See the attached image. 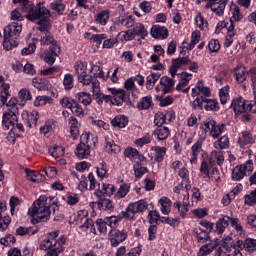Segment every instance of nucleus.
<instances>
[{"label": "nucleus", "instance_id": "8", "mask_svg": "<svg viewBox=\"0 0 256 256\" xmlns=\"http://www.w3.org/2000/svg\"><path fill=\"white\" fill-rule=\"evenodd\" d=\"M17 122V114L14 112H3L2 115V127L4 129V131H9V128H11L10 130V135L13 133L14 129H15V123Z\"/></svg>", "mask_w": 256, "mask_h": 256}, {"label": "nucleus", "instance_id": "13", "mask_svg": "<svg viewBox=\"0 0 256 256\" xmlns=\"http://www.w3.org/2000/svg\"><path fill=\"white\" fill-rule=\"evenodd\" d=\"M59 53H61V47H59L58 44H53V46H50V51L46 52L44 56L45 63L48 65H53L59 56Z\"/></svg>", "mask_w": 256, "mask_h": 256}, {"label": "nucleus", "instance_id": "11", "mask_svg": "<svg viewBox=\"0 0 256 256\" xmlns=\"http://www.w3.org/2000/svg\"><path fill=\"white\" fill-rule=\"evenodd\" d=\"M189 63H191V58H189V56L174 59L170 67L171 77H175V75H177V70L185 65H189Z\"/></svg>", "mask_w": 256, "mask_h": 256}, {"label": "nucleus", "instance_id": "4", "mask_svg": "<svg viewBox=\"0 0 256 256\" xmlns=\"http://www.w3.org/2000/svg\"><path fill=\"white\" fill-rule=\"evenodd\" d=\"M148 207L149 203L146 200H139L128 205L126 211L122 212L123 217L126 219H133L135 217V213H143V211H147Z\"/></svg>", "mask_w": 256, "mask_h": 256}, {"label": "nucleus", "instance_id": "44", "mask_svg": "<svg viewBox=\"0 0 256 256\" xmlns=\"http://www.w3.org/2000/svg\"><path fill=\"white\" fill-rule=\"evenodd\" d=\"M37 233V229L33 227H23L20 226L16 229V235H35Z\"/></svg>", "mask_w": 256, "mask_h": 256}, {"label": "nucleus", "instance_id": "61", "mask_svg": "<svg viewBox=\"0 0 256 256\" xmlns=\"http://www.w3.org/2000/svg\"><path fill=\"white\" fill-rule=\"evenodd\" d=\"M18 99L22 101H31V92L29 90L22 88L18 93Z\"/></svg>", "mask_w": 256, "mask_h": 256}, {"label": "nucleus", "instance_id": "22", "mask_svg": "<svg viewBox=\"0 0 256 256\" xmlns=\"http://www.w3.org/2000/svg\"><path fill=\"white\" fill-rule=\"evenodd\" d=\"M160 85H163V93H171L173 87H175V80L169 76H163L160 78Z\"/></svg>", "mask_w": 256, "mask_h": 256}, {"label": "nucleus", "instance_id": "24", "mask_svg": "<svg viewBox=\"0 0 256 256\" xmlns=\"http://www.w3.org/2000/svg\"><path fill=\"white\" fill-rule=\"evenodd\" d=\"M110 13L111 12L109 10H104V11L98 12L94 17L96 23H98V25H102V26L107 25V21H109Z\"/></svg>", "mask_w": 256, "mask_h": 256}, {"label": "nucleus", "instance_id": "35", "mask_svg": "<svg viewBox=\"0 0 256 256\" xmlns=\"http://www.w3.org/2000/svg\"><path fill=\"white\" fill-rule=\"evenodd\" d=\"M16 38H11L9 36H4L3 47L5 51H11V49H15L18 43L15 41Z\"/></svg>", "mask_w": 256, "mask_h": 256}, {"label": "nucleus", "instance_id": "63", "mask_svg": "<svg viewBox=\"0 0 256 256\" xmlns=\"http://www.w3.org/2000/svg\"><path fill=\"white\" fill-rule=\"evenodd\" d=\"M208 49L211 51V53H217L219 49H221V44L219 43V40H211L208 44Z\"/></svg>", "mask_w": 256, "mask_h": 256}, {"label": "nucleus", "instance_id": "2", "mask_svg": "<svg viewBox=\"0 0 256 256\" xmlns=\"http://www.w3.org/2000/svg\"><path fill=\"white\" fill-rule=\"evenodd\" d=\"M24 11L28 14H26V19L28 21H38V30L41 31L42 35H45V33H49V27L51 23L49 22V17H51V12L41 6V2L36 4V6H25Z\"/></svg>", "mask_w": 256, "mask_h": 256}, {"label": "nucleus", "instance_id": "33", "mask_svg": "<svg viewBox=\"0 0 256 256\" xmlns=\"http://www.w3.org/2000/svg\"><path fill=\"white\" fill-rule=\"evenodd\" d=\"M229 219H231V217L229 216H224L223 218H221L217 223H216V230L221 234L225 232V229H227V227H229Z\"/></svg>", "mask_w": 256, "mask_h": 256}, {"label": "nucleus", "instance_id": "48", "mask_svg": "<svg viewBox=\"0 0 256 256\" xmlns=\"http://www.w3.org/2000/svg\"><path fill=\"white\" fill-rule=\"evenodd\" d=\"M151 105H153V99L151 98V96H145L142 98V100L138 104V108L145 110V109H149Z\"/></svg>", "mask_w": 256, "mask_h": 256}, {"label": "nucleus", "instance_id": "42", "mask_svg": "<svg viewBox=\"0 0 256 256\" xmlns=\"http://www.w3.org/2000/svg\"><path fill=\"white\" fill-rule=\"evenodd\" d=\"M229 147V137L222 136L219 140L214 142L215 149H227Z\"/></svg>", "mask_w": 256, "mask_h": 256}, {"label": "nucleus", "instance_id": "28", "mask_svg": "<svg viewBox=\"0 0 256 256\" xmlns=\"http://www.w3.org/2000/svg\"><path fill=\"white\" fill-rule=\"evenodd\" d=\"M79 225H80V229H82V231H87L89 229V227H91V233H94V235H97V230L95 229V226H93V219L85 216V219Z\"/></svg>", "mask_w": 256, "mask_h": 256}, {"label": "nucleus", "instance_id": "5", "mask_svg": "<svg viewBox=\"0 0 256 256\" xmlns=\"http://www.w3.org/2000/svg\"><path fill=\"white\" fill-rule=\"evenodd\" d=\"M251 173H253V160H248L232 170V181H241L245 175H251Z\"/></svg>", "mask_w": 256, "mask_h": 256}, {"label": "nucleus", "instance_id": "26", "mask_svg": "<svg viewBox=\"0 0 256 256\" xmlns=\"http://www.w3.org/2000/svg\"><path fill=\"white\" fill-rule=\"evenodd\" d=\"M40 43L41 45H50V47L57 45L55 38H53V35H51V32H45V34H41Z\"/></svg>", "mask_w": 256, "mask_h": 256}, {"label": "nucleus", "instance_id": "16", "mask_svg": "<svg viewBox=\"0 0 256 256\" xmlns=\"http://www.w3.org/2000/svg\"><path fill=\"white\" fill-rule=\"evenodd\" d=\"M150 33L154 39H167L169 37V30L165 26L154 25Z\"/></svg>", "mask_w": 256, "mask_h": 256}, {"label": "nucleus", "instance_id": "1", "mask_svg": "<svg viewBox=\"0 0 256 256\" xmlns=\"http://www.w3.org/2000/svg\"><path fill=\"white\" fill-rule=\"evenodd\" d=\"M51 209L54 214L59 211L57 197L42 195L33 203V207L29 209V214L33 219H36L37 223H41V221H49Z\"/></svg>", "mask_w": 256, "mask_h": 256}, {"label": "nucleus", "instance_id": "50", "mask_svg": "<svg viewBox=\"0 0 256 256\" xmlns=\"http://www.w3.org/2000/svg\"><path fill=\"white\" fill-rule=\"evenodd\" d=\"M37 121H39V113L37 111H33L28 115L27 123L29 127H36Z\"/></svg>", "mask_w": 256, "mask_h": 256}, {"label": "nucleus", "instance_id": "41", "mask_svg": "<svg viewBox=\"0 0 256 256\" xmlns=\"http://www.w3.org/2000/svg\"><path fill=\"white\" fill-rule=\"evenodd\" d=\"M123 212L121 216H110V217H105L104 219L106 220V223L108 227H111L112 229H115L117 227V223H119L120 220L123 219Z\"/></svg>", "mask_w": 256, "mask_h": 256}, {"label": "nucleus", "instance_id": "52", "mask_svg": "<svg viewBox=\"0 0 256 256\" xmlns=\"http://www.w3.org/2000/svg\"><path fill=\"white\" fill-rule=\"evenodd\" d=\"M71 112L76 115V117H83L85 115V110L77 102L73 103V106L70 108Z\"/></svg>", "mask_w": 256, "mask_h": 256}, {"label": "nucleus", "instance_id": "25", "mask_svg": "<svg viewBox=\"0 0 256 256\" xmlns=\"http://www.w3.org/2000/svg\"><path fill=\"white\" fill-rule=\"evenodd\" d=\"M161 79V74L159 72H153L146 77V89L151 90L155 87V83Z\"/></svg>", "mask_w": 256, "mask_h": 256}, {"label": "nucleus", "instance_id": "49", "mask_svg": "<svg viewBox=\"0 0 256 256\" xmlns=\"http://www.w3.org/2000/svg\"><path fill=\"white\" fill-rule=\"evenodd\" d=\"M220 103L225 105L229 101V86L223 87L219 92Z\"/></svg>", "mask_w": 256, "mask_h": 256}, {"label": "nucleus", "instance_id": "54", "mask_svg": "<svg viewBox=\"0 0 256 256\" xmlns=\"http://www.w3.org/2000/svg\"><path fill=\"white\" fill-rule=\"evenodd\" d=\"M199 39H201V35L199 34V32L197 31L192 32L191 42L187 49L191 51V49H193L197 45V43H199Z\"/></svg>", "mask_w": 256, "mask_h": 256}, {"label": "nucleus", "instance_id": "51", "mask_svg": "<svg viewBox=\"0 0 256 256\" xmlns=\"http://www.w3.org/2000/svg\"><path fill=\"white\" fill-rule=\"evenodd\" d=\"M50 8L53 11H56V13H58V15H63V13H65V5L61 2H52L50 4Z\"/></svg>", "mask_w": 256, "mask_h": 256}, {"label": "nucleus", "instance_id": "20", "mask_svg": "<svg viewBox=\"0 0 256 256\" xmlns=\"http://www.w3.org/2000/svg\"><path fill=\"white\" fill-rule=\"evenodd\" d=\"M87 215H89L87 210H79L77 213H74L70 216V223L73 225H81Z\"/></svg>", "mask_w": 256, "mask_h": 256}, {"label": "nucleus", "instance_id": "37", "mask_svg": "<svg viewBox=\"0 0 256 256\" xmlns=\"http://www.w3.org/2000/svg\"><path fill=\"white\" fill-rule=\"evenodd\" d=\"M198 243H207L211 239L208 232L205 230L197 229L195 231Z\"/></svg>", "mask_w": 256, "mask_h": 256}, {"label": "nucleus", "instance_id": "38", "mask_svg": "<svg viewBox=\"0 0 256 256\" xmlns=\"http://www.w3.org/2000/svg\"><path fill=\"white\" fill-rule=\"evenodd\" d=\"M243 19V14H241V10L239 9L238 6H234L232 8V17L230 19V25L233 23H237Z\"/></svg>", "mask_w": 256, "mask_h": 256}, {"label": "nucleus", "instance_id": "60", "mask_svg": "<svg viewBox=\"0 0 256 256\" xmlns=\"http://www.w3.org/2000/svg\"><path fill=\"white\" fill-rule=\"evenodd\" d=\"M119 23L123 25V27H134L135 26V20H133V16H128L125 18H121L119 20Z\"/></svg>", "mask_w": 256, "mask_h": 256}, {"label": "nucleus", "instance_id": "23", "mask_svg": "<svg viewBox=\"0 0 256 256\" xmlns=\"http://www.w3.org/2000/svg\"><path fill=\"white\" fill-rule=\"evenodd\" d=\"M238 143L240 147H245V145H249V143H255V137H253V134L243 131L239 137Z\"/></svg>", "mask_w": 256, "mask_h": 256}, {"label": "nucleus", "instance_id": "7", "mask_svg": "<svg viewBox=\"0 0 256 256\" xmlns=\"http://www.w3.org/2000/svg\"><path fill=\"white\" fill-rule=\"evenodd\" d=\"M91 89H92L94 99L98 103V105H103V101H105V103H109V101H111V103H115L113 102V97H111V95H105L101 93V86L99 81L94 80L92 82Z\"/></svg>", "mask_w": 256, "mask_h": 256}, {"label": "nucleus", "instance_id": "34", "mask_svg": "<svg viewBox=\"0 0 256 256\" xmlns=\"http://www.w3.org/2000/svg\"><path fill=\"white\" fill-rule=\"evenodd\" d=\"M155 151V161L161 163L165 159V154L167 153V148L161 146H155L152 148Z\"/></svg>", "mask_w": 256, "mask_h": 256}, {"label": "nucleus", "instance_id": "36", "mask_svg": "<svg viewBox=\"0 0 256 256\" xmlns=\"http://www.w3.org/2000/svg\"><path fill=\"white\" fill-rule=\"evenodd\" d=\"M210 161H216L217 165H221L225 161V155L223 151H212L210 155Z\"/></svg>", "mask_w": 256, "mask_h": 256}, {"label": "nucleus", "instance_id": "9", "mask_svg": "<svg viewBox=\"0 0 256 256\" xmlns=\"http://www.w3.org/2000/svg\"><path fill=\"white\" fill-rule=\"evenodd\" d=\"M21 31H23V25H21L19 22H12L5 27L4 36L17 39V37H19L21 34Z\"/></svg>", "mask_w": 256, "mask_h": 256}, {"label": "nucleus", "instance_id": "46", "mask_svg": "<svg viewBox=\"0 0 256 256\" xmlns=\"http://www.w3.org/2000/svg\"><path fill=\"white\" fill-rule=\"evenodd\" d=\"M204 109L206 111H219V102H217V100L207 98Z\"/></svg>", "mask_w": 256, "mask_h": 256}, {"label": "nucleus", "instance_id": "14", "mask_svg": "<svg viewBox=\"0 0 256 256\" xmlns=\"http://www.w3.org/2000/svg\"><path fill=\"white\" fill-rule=\"evenodd\" d=\"M227 5V0H219V2H210L206 4V9H211L213 13L221 17L225 13V7Z\"/></svg>", "mask_w": 256, "mask_h": 256}, {"label": "nucleus", "instance_id": "18", "mask_svg": "<svg viewBox=\"0 0 256 256\" xmlns=\"http://www.w3.org/2000/svg\"><path fill=\"white\" fill-rule=\"evenodd\" d=\"M169 128L167 126H159L152 133L153 137L158 139V141H165L169 137Z\"/></svg>", "mask_w": 256, "mask_h": 256}, {"label": "nucleus", "instance_id": "56", "mask_svg": "<svg viewBox=\"0 0 256 256\" xmlns=\"http://www.w3.org/2000/svg\"><path fill=\"white\" fill-rule=\"evenodd\" d=\"M223 125H217V122H215L214 127L211 128L210 135L214 138L217 139L221 133H223Z\"/></svg>", "mask_w": 256, "mask_h": 256}, {"label": "nucleus", "instance_id": "15", "mask_svg": "<svg viewBox=\"0 0 256 256\" xmlns=\"http://www.w3.org/2000/svg\"><path fill=\"white\" fill-rule=\"evenodd\" d=\"M115 193V186L113 184H102L101 188H97L94 192V195L101 199L103 195H106L107 197H111Z\"/></svg>", "mask_w": 256, "mask_h": 256}, {"label": "nucleus", "instance_id": "45", "mask_svg": "<svg viewBox=\"0 0 256 256\" xmlns=\"http://www.w3.org/2000/svg\"><path fill=\"white\" fill-rule=\"evenodd\" d=\"M49 153L54 159H59V157H63L65 155V149L61 146H55L49 149Z\"/></svg>", "mask_w": 256, "mask_h": 256}, {"label": "nucleus", "instance_id": "29", "mask_svg": "<svg viewBox=\"0 0 256 256\" xmlns=\"http://www.w3.org/2000/svg\"><path fill=\"white\" fill-rule=\"evenodd\" d=\"M159 203L161 205V212L163 215H169V213H171V200L167 197H162L159 200Z\"/></svg>", "mask_w": 256, "mask_h": 256}, {"label": "nucleus", "instance_id": "30", "mask_svg": "<svg viewBox=\"0 0 256 256\" xmlns=\"http://www.w3.org/2000/svg\"><path fill=\"white\" fill-rule=\"evenodd\" d=\"M234 75H235L236 81H238V83H243V81H245V79H247V70L245 69V67L240 66L238 68H235Z\"/></svg>", "mask_w": 256, "mask_h": 256}, {"label": "nucleus", "instance_id": "47", "mask_svg": "<svg viewBox=\"0 0 256 256\" xmlns=\"http://www.w3.org/2000/svg\"><path fill=\"white\" fill-rule=\"evenodd\" d=\"M96 227L99 231V233H102V234H106L107 233V228L109 227L108 224H107V220H105V218H100V219H97L96 220Z\"/></svg>", "mask_w": 256, "mask_h": 256}, {"label": "nucleus", "instance_id": "58", "mask_svg": "<svg viewBox=\"0 0 256 256\" xmlns=\"http://www.w3.org/2000/svg\"><path fill=\"white\" fill-rule=\"evenodd\" d=\"M52 87L53 86L51 85V82H49V80L40 79V84L37 89L39 91H51Z\"/></svg>", "mask_w": 256, "mask_h": 256}, {"label": "nucleus", "instance_id": "10", "mask_svg": "<svg viewBox=\"0 0 256 256\" xmlns=\"http://www.w3.org/2000/svg\"><path fill=\"white\" fill-rule=\"evenodd\" d=\"M127 239V233L125 231L111 230L109 233V240L112 247H119L120 243H123Z\"/></svg>", "mask_w": 256, "mask_h": 256}, {"label": "nucleus", "instance_id": "21", "mask_svg": "<svg viewBox=\"0 0 256 256\" xmlns=\"http://www.w3.org/2000/svg\"><path fill=\"white\" fill-rule=\"evenodd\" d=\"M215 249H217V242H210L208 244H204L200 247L198 251V256L211 255V253H213Z\"/></svg>", "mask_w": 256, "mask_h": 256}, {"label": "nucleus", "instance_id": "6", "mask_svg": "<svg viewBox=\"0 0 256 256\" xmlns=\"http://www.w3.org/2000/svg\"><path fill=\"white\" fill-rule=\"evenodd\" d=\"M75 74L78 77L79 83L83 85H91L93 83V76L87 75V64L83 62H76L74 65Z\"/></svg>", "mask_w": 256, "mask_h": 256}, {"label": "nucleus", "instance_id": "62", "mask_svg": "<svg viewBox=\"0 0 256 256\" xmlns=\"http://www.w3.org/2000/svg\"><path fill=\"white\" fill-rule=\"evenodd\" d=\"M113 105H123L125 101V90H122L119 94L112 97Z\"/></svg>", "mask_w": 256, "mask_h": 256}, {"label": "nucleus", "instance_id": "12", "mask_svg": "<svg viewBox=\"0 0 256 256\" xmlns=\"http://www.w3.org/2000/svg\"><path fill=\"white\" fill-rule=\"evenodd\" d=\"M217 249H222V251H225V253H227L228 255L229 253H231V251H234V256H241V251L237 249V246L235 245V242H233V238L231 237H226L223 240L222 246Z\"/></svg>", "mask_w": 256, "mask_h": 256}, {"label": "nucleus", "instance_id": "31", "mask_svg": "<svg viewBox=\"0 0 256 256\" xmlns=\"http://www.w3.org/2000/svg\"><path fill=\"white\" fill-rule=\"evenodd\" d=\"M53 105V98L49 96H38L34 101L35 107H43L44 105Z\"/></svg>", "mask_w": 256, "mask_h": 256}, {"label": "nucleus", "instance_id": "40", "mask_svg": "<svg viewBox=\"0 0 256 256\" xmlns=\"http://www.w3.org/2000/svg\"><path fill=\"white\" fill-rule=\"evenodd\" d=\"M206 101H207V97L203 95L198 96L193 101V109H200L201 111H203V109L205 108Z\"/></svg>", "mask_w": 256, "mask_h": 256}, {"label": "nucleus", "instance_id": "55", "mask_svg": "<svg viewBox=\"0 0 256 256\" xmlns=\"http://www.w3.org/2000/svg\"><path fill=\"white\" fill-rule=\"evenodd\" d=\"M23 13L28 14V12H23L22 8L14 9L11 13L12 21H23Z\"/></svg>", "mask_w": 256, "mask_h": 256}, {"label": "nucleus", "instance_id": "32", "mask_svg": "<svg viewBox=\"0 0 256 256\" xmlns=\"http://www.w3.org/2000/svg\"><path fill=\"white\" fill-rule=\"evenodd\" d=\"M228 34L225 38L224 45L225 47H231L233 44V37H235V25L230 24L229 27L227 28Z\"/></svg>", "mask_w": 256, "mask_h": 256}, {"label": "nucleus", "instance_id": "19", "mask_svg": "<svg viewBox=\"0 0 256 256\" xmlns=\"http://www.w3.org/2000/svg\"><path fill=\"white\" fill-rule=\"evenodd\" d=\"M129 124V118L125 115H118L111 120L112 127H118V129H125Z\"/></svg>", "mask_w": 256, "mask_h": 256}, {"label": "nucleus", "instance_id": "17", "mask_svg": "<svg viewBox=\"0 0 256 256\" xmlns=\"http://www.w3.org/2000/svg\"><path fill=\"white\" fill-rule=\"evenodd\" d=\"M75 155L78 159H87L91 155V147L89 144L80 143L76 148Z\"/></svg>", "mask_w": 256, "mask_h": 256}, {"label": "nucleus", "instance_id": "39", "mask_svg": "<svg viewBox=\"0 0 256 256\" xmlns=\"http://www.w3.org/2000/svg\"><path fill=\"white\" fill-rule=\"evenodd\" d=\"M77 99L83 105H91L93 99L91 98V94L86 92H80L77 94Z\"/></svg>", "mask_w": 256, "mask_h": 256}, {"label": "nucleus", "instance_id": "3", "mask_svg": "<svg viewBox=\"0 0 256 256\" xmlns=\"http://www.w3.org/2000/svg\"><path fill=\"white\" fill-rule=\"evenodd\" d=\"M231 109H233L235 117H239V115H241V113H245V111H251L252 113H256L255 103H247L245 99L241 97L232 100Z\"/></svg>", "mask_w": 256, "mask_h": 256}, {"label": "nucleus", "instance_id": "57", "mask_svg": "<svg viewBox=\"0 0 256 256\" xmlns=\"http://www.w3.org/2000/svg\"><path fill=\"white\" fill-rule=\"evenodd\" d=\"M15 241H17L15 239V236H13L11 234L0 239L1 245H5V247H9V246L13 245L15 243Z\"/></svg>", "mask_w": 256, "mask_h": 256}, {"label": "nucleus", "instance_id": "53", "mask_svg": "<svg viewBox=\"0 0 256 256\" xmlns=\"http://www.w3.org/2000/svg\"><path fill=\"white\" fill-rule=\"evenodd\" d=\"M106 149L110 153L114 154H117L119 153V151H121V148L117 144H115L113 140L106 141Z\"/></svg>", "mask_w": 256, "mask_h": 256}, {"label": "nucleus", "instance_id": "27", "mask_svg": "<svg viewBox=\"0 0 256 256\" xmlns=\"http://www.w3.org/2000/svg\"><path fill=\"white\" fill-rule=\"evenodd\" d=\"M97 205L98 209H104L105 211H110V209H113V202L107 198H103V196L98 198Z\"/></svg>", "mask_w": 256, "mask_h": 256}, {"label": "nucleus", "instance_id": "59", "mask_svg": "<svg viewBox=\"0 0 256 256\" xmlns=\"http://www.w3.org/2000/svg\"><path fill=\"white\" fill-rule=\"evenodd\" d=\"M245 251L248 253H253V251H256V240L253 238H247L246 239V248Z\"/></svg>", "mask_w": 256, "mask_h": 256}, {"label": "nucleus", "instance_id": "43", "mask_svg": "<svg viewBox=\"0 0 256 256\" xmlns=\"http://www.w3.org/2000/svg\"><path fill=\"white\" fill-rule=\"evenodd\" d=\"M132 30L134 31V34L140 36L141 39H145L148 35L145 26L141 23L136 24Z\"/></svg>", "mask_w": 256, "mask_h": 256}, {"label": "nucleus", "instance_id": "64", "mask_svg": "<svg viewBox=\"0 0 256 256\" xmlns=\"http://www.w3.org/2000/svg\"><path fill=\"white\" fill-rule=\"evenodd\" d=\"M63 85L65 89H73V75L66 74L64 76Z\"/></svg>", "mask_w": 256, "mask_h": 256}]
</instances>
